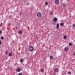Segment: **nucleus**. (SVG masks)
<instances>
[{
    "label": "nucleus",
    "mask_w": 75,
    "mask_h": 75,
    "mask_svg": "<svg viewBox=\"0 0 75 75\" xmlns=\"http://www.w3.org/2000/svg\"><path fill=\"white\" fill-rule=\"evenodd\" d=\"M22 69V68L21 67H18L16 69V71L17 72H20V71H21Z\"/></svg>",
    "instance_id": "nucleus-1"
},
{
    "label": "nucleus",
    "mask_w": 75,
    "mask_h": 75,
    "mask_svg": "<svg viewBox=\"0 0 75 75\" xmlns=\"http://www.w3.org/2000/svg\"><path fill=\"white\" fill-rule=\"evenodd\" d=\"M29 50L30 51L32 52L33 50H34V47L33 46H30L29 48Z\"/></svg>",
    "instance_id": "nucleus-2"
},
{
    "label": "nucleus",
    "mask_w": 75,
    "mask_h": 75,
    "mask_svg": "<svg viewBox=\"0 0 75 75\" xmlns=\"http://www.w3.org/2000/svg\"><path fill=\"white\" fill-rule=\"evenodd\" d=\"M37 16L38 18H40L41 17V13H38L37 14Z\"/></svg>",
    "instance_id": "nucleus-3"
},
{
    "label": "nucleus",
    "mask_w": 75,
    "mask_h": 75,
    "mask_svg": "<svg viewBox=\"0 0 75 75\" xmlns=\"http://www.w3.org/2000/svg\"><path fill=\"white\" fill-rule=\"evenodd\" d=\"M57 21L58 18L57 17H54L53 19V21Z\"/></svg>",
    "instance_id": "nucleus-4"
},
{
    "label": "nucleus",
    "mask_w": 75,
    "mask_h": 75,
    "mask_svg": "<svg viewBox=\"0 0 75 75\" xmlns=\"http://www.w3.org/2000/svg\"><path fill=\"white\" fill-rule=\"evenodd\" d=\"M57 27V28L56 29L57 30H58L59 29V24H57L56 28Z\"/></svg>",
    "instance_id": "nucleus-5"
},
{
    "label": "nucleus",
    "mask_w": 75,
    "mask_h": 75,
    "mask_svg": "<svg viewBox=\"0 0 75 75\" xmlns=\"http://www.w3.org/2000/svg\"><path fill=\"white\" fill-rule=\"evenodd\" d=\"M59 0H56L55 1V3L57 4H59Z\"/></svg>",
    "instance_id": "nucleus-6"
},
{
    "label": "nucleus",
    "mask_w": 75,
    "mask_h": 75,
    "mask_svg": "<svg viewBox=\"0 0 75 75\" xmlns=\"http://www.w3.org/2000/svg\"><path fill=\"white\" fill-rule=\"evenodd\" d=\"M50 60H51V59H54V57L52 55L50 56Z\"/></svg>",
    "instance_id": "nucleus-7"
},
{
    "label": "nucleus",
    "mask_w": 75,
    "mask_h": 75,
    "mask_svg": "<svg viewBox=\"0 0 75 75\" xmlns=\"http://www.w3.org/2000/svg\"><path fill=\"white\" fill-rule=\"evenodd\" d=\"M68 48L67 47H65L64 48V51H68Z\"/></svg>",
    "instance_id": "nucleus-8"
},
{
    "label": "nucleus",
    "mask_w": 75,
    "mask_h": 75,
    "mask_svg": "<svg viewBox=\"0 0 75 75\" xmlns=\"http://www.w3.org/2000/svg\"><path fill=\"white\" fill-rule=\"evenodd\" d=\"M18 33H19V34H21V33H23L22 32V31L21 30H19L18 31Z\"/></svg>",
    "instance_id": "nucleus-9"
},
{
    "label": "nucleus",
    "mask_w": 75,
    "mask_h": 75,
    "mask_svg": "<svg viewBox=\"0 0 75 75\" xmlns=\"http://www.w3.org/2000/svg\"><path fill=\"white\" fill-rule=\"evenodd\" d=\"M5 53L6 54H8V50H6L5 51Z\"/></svg>",
    "instance_id": "nucleus-10"
},
{
    "label": "nucleus",
    "mask_w": 75,
    "mask_h": 75,
    "mask_svg": "<svg viewBox=\"0 0 75 75\" xmlns=\"http://www.w3.org/2000/svg\"><path fill=\"white\" fill-rule=\"evenodd\" d=\"M20 61L21 62H24V59H21L20 60Z\"/></svg>",
    "instance_id": "nucleus-11"
},
{
    "label": "nucleus",
    "mask_w": 75,
    "mask_h": 75,
    "mask_svg": "<svg viewBox=\"0 0 75 75\" xmlns=\"http://www.w3.org/2000/svg\"><path fill=\"white\" fill-rule=\"evenodd\" d=\"M44 69H40V71L41 72H42V73H43V72H44Z\"/></svg>",
    "instance_id": "nucleus-12"
},
{
    "label": "nucleus",
    "mask_w": 75,
    "mask_h": 75,
    "mask_svg": "<svg viewBox=\"0 0 75 75\" xmlns=\"http://www.w3.org/2000/svg\"><path fill=\"white\" fill-rule=\"evenodd\" d=\"M9 57H11L12 56V53H10L9 54Z\"/></svg>",
    "instance_id": "nucleus-13"
},
{
    "label": "nucleus",
    "mask_w": 75,
    "mask_h": 75,
    "mask_svg": "<svg viewBox=\"0 0 75 75\" xmlns=\"http://www.w3.org/2000/svg\"><path fill=\"white\" fill-rule=\"evenodd\" d=\"M63 38H64L65 40L67 39V36L65 35H64L63 37Z\"/></svg>",
    "instance_id": "nucleus-14"
},
{
    "label": "nucleus",
    "mask_w": 75,
    "mask_h": 75,
    "mask_svg": "<svg viewBox=\"0 0 75 75\" xmlns=\"http://www.w3.org/2000/svg\"><path fill=\"white\" fill-rule=\"evenodd\" d=\"M60 25L61 26H63V25H64V23H60Z\"/></svg>",
    "instance_id": "nucleus-15"
},
{
    "label": "nucleus",
    "mask_w": 75,
    "mask_h": 75,
    "mask_svg": "<svg viewBox=\"0 0 75 75\" xmlns=\"http://www.w3.org/2000/svg\"><path fill=\"white\" fill-rule=\"evenodd\" d=\"M63 6L64 7H67V5H66V4L64 3V4H63Z\"/></svg>",
    "instance_id": "nucleus-16"
},
{
    "label": "nucleus",
    "mask_w": 75,
    "mask_h": 75,
    "mask_svg": "<svg viewBox=\"0 0 75 75\" xmlns=\"http://www.w3.org/2000/svg\"><path fill=\"white\" fill-rule=\"evenodd\" d=\"M58 69H54V71L55 72H58Z\"/></svg>",
    "instance_id": "nucleus-17"
},
{
    "label": "nucleus",
    "mask_w": 75,
    "mask_h": 75,
    "mask_svg": "<svg viewBox=\"0 0 75 75\" xmlns=\"http://www.w3.org/2000/svg\"><path fill=\"white\" fill-rule=\"evenodd\" d=\"M72 44L71 43H69V46H72Z\"/></svg>",
    "instance_id": "nucleus-18"
},
{
    "label": "nucleus",
    "mask_w": 75,
    "mask_h": 75,
    "mask_svg": "<svg viewBox=\"0 0 75 75\" xmlns=\"http://www.w3.org/2000/svg\"><path fill=\"white\" fill-rule=\"evenodd\" d=\"M68 74H69V75H71V72L70 71H68Z\"/></svg>",
    "instance_id": "nucleus-19"
},
{
    "label": "nucleus",
    "mask_w": 75,
    "mask_h": 75,
    "mask_svg": "<svg viewBox=\"0 0 75 75\" xmlns=\"http://www.w3.org/2000/svg\"><path fill=\"white\" fill-rule=\"evenodd\" d=\"M50 15H52V14H53V13H52V12L51 11L50 12Z\"/></svg>",
    "instance_id": "nucleus-20"
},
{
    "label": "nucleus",
    "mask_w": 75,
    "mask_h": 75,
    "mask_svg": "<svg viewBox=\"0 0 75 75\" xmlns=\"http://www.w3.org/2000/svg\"><path fill=\"white\" fill-rule=\"evenodd\" d=\"M1 40H3L4 39V37L2 36L1 37Z\"/></svg>",
    "instance_id": "nucleus-21"
},
{
    "label": "nucleus",
    "mask_w": 75,
    "mask_h": 75,
    "mask_svg": "<svg viewBox=\"0 0 75 75\" xmlns=\"http://www.w3.org/2000/svg\"><path fill=\"white\" fill-rule=\"evenodd\" d=\"M2 34V31L0 30V35H1Z\"/></svg>",
    "instance_id": "nucleus-22"
},
{
    "label": "nucleus",
    "mask_w": 75,
    "mask_h": 75,
    "mask_svg": "<svg viewBox=\"0 0 75 75\" xmlns=\"http://www.w3.org/2000/svg\"><path fill=\"white\" fill-rule=\"evenodd\" d=\"M47 4H48V2L46 1L45 2V5H47Z\"/></svg>",
    "instance_id": "nucleus-23"
},
{
    "label": "nucleus",
    "mask_w": 75,
    "mask_h": 75,
    "mask_svg": "<svg viewBox=\"0 0 75 75\" xmlns=\"http://www.w3.org/2000/svg\"><path fill=\"white\" fill-rule=\"evenodd\" d=\"M73 55L74 56H75V52H74L73 53Z\"/></svg>",
    "instance_id": "nucleus-24"
},
{
    "label": "nucleus",
    "mask_w": 75,
    "mask_h": 75,
    "mask_svg": "<svg viewBox=\"0 0 75 75\" xmlns=\"http://www.w3.org/2000/svg\"><path fill=\"white\" fill-rule=\"evenodd\" d=\"M18 75H22V74H21V73H19L18 74Z\"/></svg>",
    "instance_id": "nucleus-25"
},
{
    "label": "nucleus",
    "mask_w": 75,
    "mask_h": 75,
    "mask_svg": "<svg viewBox=\"0 0 75 75\" xmlns=\"http://www.w3.org/2000/svg\"><path fill=\"white\" fill-rule=\"evenodd\" d=\"M1 43H2L1 41L0 40V45L1 44Z\"/></svg>",
    "instance_id": "nucleus-26"
},
{
    "label": "nucleus",
    "mask_w": 75,
    "mask_h": 75,
    "mask_svg": "<svg viewBox=\"0 0 75 75\" xmlns=\"http://www.w3.org/2000/svg\"><path fill=\"white\" fill-rule=\"evenodd\" d=\"M73 27H75V25L74 24L73 25Z\"/></svg>",
    "instance_id": "nucleus-27"
},
{
    "label": "nucleus",
    "mask_w": 75,
    "mask_h": 75,
    "mask_svg": "<svg viewBox=\"0 0 75 75\" xmlns=\"http://www.w3.org/2000/svg\"><path fill=\"white\" fill-rule=\"evenodd\" d=\"M28 3V4H28V3Z\"/></svg>",
    "instance_id": "nucleus-28"
},
{
    "label": "nucleus",
    "mask_w": 75,
    "mask_h": 75,
    "mask_svg": "<svg viewBox=\"0 0 75 75\" xmlns=\"http://www.w3.org/2000/svg\"><path fill=\"white\" fill-rule=\"evenodd\" d=\"M54 25L55 24L54 23H53Z\"/></svg>",
    "instance_id": "nucleus-29"
}]
</instances>
